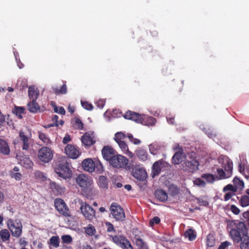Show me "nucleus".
I'll list each match as a JSON object with an SVG mask.
<instances>
[{"label":"nucleus","instance_id":"f257e3e1","mask_svg":"<svg viewBox=\"0 0 249 249\" xmlns=\"http://www.w3.org/2000/svg\"><path fill=\"white\" fill-rule=\"evenodd\" d=\"M92 178L86 174L79 175V186L82 188L81 194L88 199H93L96 195V190L93 186Z\"/></svg>","mask_w":249,"mask_h":249},{"label":"nucleus","instance_id":"f03ea898","mask_svg":"<svg viewBox=\"0 0 249 249\" xmlns=\"http://www.w3.org/2000/svg\"><path fill=\"white\" fill-rule=\"evenodd\" d=\"M229 226L231 229L230 235L235 243H239L242 237L248 234V228L243 222L238 220H233L230 223Z\"/></svg>","mask_w":249,"mask_h":249},{"label":"nucleus","instance_id":"7ed1b4c3","mask_svg":"<svg viewBox=\"0 0 249 249\" xmlns=\"http://www.w3.org/2000/svg\"><path fill=\"white\" fill-rule=\"evenodd\" d=\"M81 165L84 170L90 173L96 171L98 173H102L104 171L100 161L98 160L94 162L91 158H87L83 160Z\"/></svg>","mask_w":249,"mask_h":249},{"label":"nucleus","instance_id":"20e7f679","mask_svg":"<svg viewBox=\"0 0 249 249\" xmlns=\"http://www.w3.org/2000/svg\"><path fill=\"white\" fill-rule=\"evenodd\" d=\"M125 137L126 136L124 133L118 132L115 133L114 140L124 154L127 155L130 158H132L134 156V154L129 150L127 144L124 141Z\"/></svg>","mask_w":249,"mask_h":249},{"label":"nucleus","instance_id":"39448f33","mask_svg":"<svg viewBox=\"0 0 249 249\" xmlns=\"http://www.w3.org/2000/svg\"><path fill=\"white\" fill-rule=\"evenodd\" d=\"M109 164L117 169L125 168L127 170L131 169V166L128 163V160L125 157L120 154L116 155L112 159Z\"/></svg>","mask_w":249,"mask_h":249},{"label":"nucleus","instance_id":"423d86ee","mask_svg":"<svg viewBox=\"0 0 249 249\" xmlns=\"http://www.w3.org/2000/svg\"><path fill=\"white\" fill-rule=\"evenodd\" d=\"M55 173L61 178H67L71 175V172L68 167L66 161H63V162H58L56 167H55Z\"/></svg>","mask_w":249,"mask_h":249},{"label":"nucleus","instance_id":"0eeeda50","mask_svg":"<svg viewBox=\"0 0 249 249\" xmlns=\"http://www.w3.org/2000/svg\"><path fill=\"white\" fill-rule=\"evenodd\" d=\"M7 225L13 236L18 237L20 236L22 233V226L19 220L14 221L9 219L7 221Z\"/></svg>","mask_w":249,"mask_h":249},{"label":"nucleus","instance_id":"6e6552de","mask_svg":"<svg viewBox=\"0 0 249 249\" xmlns=\"http://www.w3.org/2000/svg\"><path fill=\"white\" fill-rule=\"evenodd\" d=\"M110 211L113 218L117 221H123L125 218V214L123 209L116 203H112Z\"/></svg>","mask_w":249,"mask_h":249},{"label":"nucleus","instance_id":"1a4fd4ad","mask_svg":"<svg viewBox=\"0 0 249 249\" xmlns=\"http://www.w3.org/2000/svg\"><path fill=\"white\" fill-rule=\"evenodd\" d=\"M37 157L40 161L43 162H49L53 159V151L47 147H43L38 150Z\"/></svg>","mask_w":249,"mask_h":249},{"label":"nucleus","instance_id":"9d476101","mask_svg":"<svg viewBox=\"0 0 249 249\" xmlns=\"http://www.w3.org/2000/svg\"><path fill=\"white\" fill-rule=\"evenodd\" d=\"M112 240L123 249H134L129 241L124 236L114 235Z\"/></svg>","mask_w":249,"mask_h":249},{"label":"nucleus","instance_id":"9b49d317","mask_svg":"<svg viewBox=\"0 0 249 249\" xmlns=\"http://www.w3.org/2000/svg\"><path fill=\"white\" fill-rule=\"evenodd\" d=\"M183 169L186 172L194 173L198 169L199 163L195 158L189 157L182 164Z\"/></svg>","mask_w":249,"mask_h":249},{"label":"nucleus","instance_id":"f8f14e48","mask_svg":"<svg viewBox=\"0 0 249 249\" xmlns=\"http://www.w3.org/2000/svg\"><path fill=\"white\" fill-rule=\"evenodd\" d=\"M80 210L84 216L89 220H92L95 216V211L86 203H82Z\"/></svg>","mask_w":249,"mask_h":249},{"label":"nucleus","instance_id":"ddd939ff","mask_svg":"<svg viewBox=\"0 0 249 249\" xmlns=\"http://www.w3.org/2000/svg\"><path fill=\"white\" fill-rule=\"evenodd\" d=\"M55 208L60 213L65 216H70V212L64 201L61 198H56L54 200Z\"/></svg>","mask_w":249,"mask_h":249},{"label":"nucleus","instance_id":"4468645a","mask_svg":"<svg viewBox=\"0 0 249 249\" xmlns=\"http://www.w3.org/2000/svg\"><path fill=\"white\" fill-rule=\"evenodd\" d=\"M19 135L22 142L21 147L22 150L26 151H29L31 135L28 134L27 132L20 130L19 133Z\"/></svg>","mask_w":249,"mask_h":249},{"label":"nucleus","instance_id":"2eb2a0df","mask_svg":"<svg viewBox=\"0 0 249 249\" xmlns=\"http://www.w3.org/2000/svg\"><path fill=\"white\" fill-rule=\"evenodd\" d=\"M115 153V150L110 146H104L102 149L103 158L108 161L109 163L116 155Z\"/></svg>","mask_w":249,"mask_h":249},{"label":"nucleus","instance_id":"dca6fc26","mask_svg":"<svg viewBox=\"0 0 249 249\" xmlns=\"http://www.w3.org/2000/svg\"><path fill=\"white\" fill-rule=\"evenodd\" d=\"M17 158L19 160V163L26 168H30L33 165V162L29 157L22 155L20 153L17 155Z\"/></svg>","mask_w":249,"mask_h":249},{"label":"nucleus","instance_id":"f3484780","mask_svg":"<svg viewBox=\"0 0 249 249\" xmlns=\"http://www.w3.org/2000/svg\"><path fill=\"white\" fill-rule=\"evenodd\" d=\"M132 174L133 176L140 180H143L146 178V173L145 171L140 167H135L132 169Z\"/></svg>","mask_w":249,"mask_h":249},{"label":"nucleus","instance_id":"a211bd4d","mask_svg":"<svg viewBox=\"0 0 249 249\" xmlns=\"http://www.w3.org/2000/svg\"><path fill=\"white\" fill-rule=\"evenodd\" d=\"M82 143L85 146H90L96 142L94 137H92L90 133L86 132L81 139Z\"/></svg>","mask_w":249,"mask_h":249},{"label":"nucleus","instance_id":"6ab92c4d","mask_svg":"<svg viewBox=\"0 0 249 249\" xmlns=\"http://www.w3.org/2000/svg\"><path fill=\"white\" fill-rule=\"evenodd\" d=\"M65 151L67 155L71 159H76L78 157V150L73 145H67Z\"/></svg>","mask_w":249,"mask_h":249},{"label":"nucleus","instance_id":"aec40b11","mask_svg":"<svg viewBox=\"0 0 249 249\" xmlns=\"http://www.w3.org/2000/svg\"><path fill=\"white\" fill-rule=\"evenodd\" d=\"M142 115L132 111H127L124 115V118L132 120L137 123H140Z\"/></svg>","mask_w":249,"mask_h":249},{"label":"nucleus","instance_id":"412c9836","mask_svg":"<svg viewBox=\"0 0 249 249\" xmlns=\"http://www.w3.org/2000/svg\"><path fill=\"white\" fill-rule=\"evenodd\" d=\"M165 166L164 162L162 160H159L155 162L152 166L153 177L157 176L161 172V169Z\"/></svg>","mask_w":249,"mask_h":249},{"label":"nucleus","instance_id":"4be33fe9","mask_svg":"<svg viewBox=\"0 0 249 249\" xmlns=\"http://www.w3.org/2000/svg\"><path fill=\"white\" fill-rule=\"evenodd\" d=\"M156 123V120L153 117L142 114L140 124L144 125H153Z\"/></svg>","mask_w":249,"mask_h":249},{"label":"nucleus","instance_id":"5701e85b","mask_svg":"<svg viewBox=\"0 0 249 249\" xmlns=\"http://www.w3.org/2000/svg\"><path fill=\"white\" fill-rule=\"evenodd\" d=\"M50 189L52 192L56 195H61L64 193L65 188L57 184L54 182H50Z\"/></svg>","mask_w":249,"mask_h":249},{"label":"nucleus","instance_id":"b1692460","mask_svg":"<svg viewBox=\"0 0 249 249\" xmlns=\"http://www.w3.org/2000/svg\"><path fill=\"white\" fill-rule=\"evenodd\" d=\"M183 150L181 148L180 150L177 152L173 156L172 159V162L175 164H178L181 163L184 157Z\"/></svg>","mask_w":249,"mask_h":249},{"label":"nucleus","instance_id":"393cba45","mask_svg":"<svg viewBox=\"0 0 249 249\" xmlns=\"http://www.w3.org/2000/svg\"><path fill=\"white\" fill-rule=\"evenodd\" d=\"M155 196L157 199L161 202H164L167 200V194L163 190H156L155 192Z\"/></svg>","mask_w":249,"mask_h":249},{"label":"nucleus","instance_id":"a878e982","mask_svg":"<svg viewBox=\"0 0 249 249\" xmlns=\"http://www.w3.org/2000/svg\"><path fill=\"white\" fill-rule=\"evenodd\" d=\"M10 151L7 142L3 139H0V152L4 155H8L9 154Z\"/></svg>","mask_w":249,"mask_h":249},{"label":"nucleus","instance_id":"bb28decb","mask_svg":"<svg viewBox=\"0 0 249 249\" xmlns=\"http://www.w3.org/2000/svg\"><path fill=\"white\" fill-rule=\"evenodd\" d=\"M224 168L227 177L229 178L231 177L232 173L233 164L232 162L230 161L227 158L225 159V163Z\"/></svg>","mask_w":249,"mask_h":249},{"label":"nucleus","instance_id":"cd10ccee","mask_svg":"<svg viewBox=\"0 0 249 249\" xmlns=\"http://www.w3.org/2000/svg\"><path fill=\"white\" fill-rule=\"evenodd\" d=\"M39 92L35 89L34 86H30L28 89V95L32 100H36L38 97Z\"/></svg>","mask_w":249,"mask_h":249},{"label":"nucleus","instance_id":"c85d7f7f","mask_svg":"<svg viewBox=\"0 0 249 249\" xmlns=\"http://www.w3.org/2000/svg\"><path fill=\"white\" fill-rule=\"evenodd\" d=\"M18 167H15L13 170L9 171V175L12 178H14L15 180L19 181L21 179L22 175L18 172Z\"/></svg>","mask_w":249,"mask_h":249},{"label":"nucleus","instance_id":"c756f323","mask_svg":"<svg viewBox=\"0 0 249 249\" xmlns=\"http://www.w3.org/2000/svg\"><path fill=\"white\" fill-rule=\"evenodd\" d=\"M136 154L139 158L143 161H145L148 159V155L146 150L145 149L138 148L136 151Z\"/></svg>","mask_w":249,"mask_h":249},{"label":"nucleus","instance_id":"7c9ffc66","mask_svg":"<svg viewBox=\"0 0 249 249\" xmlns=\"http://www.w3.org/2000/svg\"><path fill=\"white\" fill-rule=\"evenodd\" d=\"M240 242H241L240 245L241 249H249V236L248 234L242 237Z\"/></svg>","mask_w":249,"mask_h":249},{"label":"nucleus","instance_id":"2f4dec72","mask_svg":"<svg viewBox=\"0 0 249 249\" xmlns=\"http://www.w3.org/2000/svg\"><path fill=\"white\" fill-rule=\"evenodd\" d=\"M201 177L205 179L207 183L211 184L213 183L216 179L215 175L210 173L203 174Z\"/></svg>","mask_w":249,"mask_h":249},{"label":"nucleus","instance_id":"473e14b6","mask_svg":"<svg viewBox=\"0 0 249 249\" xmlns=\"http://www.w3.org/2000/svg\"><path fill=\"white\" fill-rule=\"evenodd\" d=\"M38 137L44 144L49 145L51 143V141L49 137L41 131H38Z\"/></svg>","mask_w":249,"mask_h":249},{"label":"nucleus","instance_id":"72a5a7b5","mask_svg":"<svg viewBox=\"0 0 249 249\" xmlns=\"http://www.w3.org/2000/svg\"><path fill=\"white\" fill-rule=\"evenodd\" d=\"M233 183L234 187H236V191L237 190H242L244 187V183L243 180H240L237 177L234 178Z\"/></svg>","mask_w":249,"mask_h":249},{"label":"nucleus","instance_id":"f704fd0d","mask_svg":"<svg viewBox=\"0 0 249 249\" xmlns=\"http://www.w3.org/2000/svg\"><path fill=\"white\" fill-rule=\"evenodd\" d=\"M29 110L31 112L36 113L39 109L38 105L36 102V100H32L28 104Z\"/></svg>","mask_w":249,"mask_h":249},{"label":"nucleus","instance_id":"c9c22d12","mask_svg":"<svg viewBox=\"0 0 249 249\" xmlns=\"http://www.w3.org/2000/svg\"><path fill=\"white\" fill-rule=\"evenodd\" d=\"M136 245L138 249H149L147 244L141 238L136 239Z\"/></svg>","mask_w":249,"mask_h":249},{"label":"nucleus","instance_id":"e433bc0d","mask_svg":"<svg viewBox=\"0 0 249 249\" xmlns=\"http://www.w3.org/2000/svg\"><path fill=\"white\" fill-rule=\"evenodd\" d=\"M98 185L100 188H107L108 185L107 178L104 176H101L99 178Z\"/></svg>","mask_w":249,"mask_h":249},{"label":"nucleus","instance_id":"4c0bfd02","mask_svg":"<svg viewBox=\"0 0 249 249\" xmlns=\"http://www.w3.org/2000/svg\"><path fill=\"white\" fill-rule=\"evenodd\" d=\"M48 244L54 248H57L59 246L60 240L58 236H52L48 241Z\"/></svg>","mask_w":249,"mask_h":249},{"label":"nucleus","instance_id":"58836bf2","mask_svg":"<svg viewBox=\"0 0 249 249\" xmlns=\"http://www.w3.org/2000/svg\"><path fill=\"white\" fill-rule=\"evenodd\" d=\"M179 189L177 186L174 185H171L169 186L168 189V193L169 195L172 196H177L179 194Z\"/></svg>","mask_w":249,"mask_h":249},{"label":"nucleus","instance_id":"ea45409f","mask_svg":"<svg viewBox=\"0 0 249 249\" xmlns=\"http://www.w3.org/2000/svg\"><path fill=\"white\" fill-rule=\"evenodd\" d=\"M239 204L242 207H246L249 206V196L246 195L242 196L239 199Z\"/></svg>","mask_w":249,"mask_h":249},{"label":"nucleus","instance_id":"a19ab883","mask_svg":"<svg viewBox=\"0 0 249 249\" xmlns=\"http://www.w3.org/2000/svg\"><path fill=\"white\" fill-rule=\"evenodd\" d=\"M184 235L186 238H188L190 241H193L195 239L196 235L194 231L192 229H190L184 232Z\"/></svg>","mask_w":249,"mask_h":249},{"label":"nucleus","instance_id":"79ce46f5","mask_svg":"<svg viewBox=\"0 0 249 249\" xmlns=\"http://www.w3.org/2000/svg\"><path fill=\"white\" fill-rule=\"evenodd\" d=\"M217 173L218 176H216V178L217 180L222 179L225 178H229V177H227L226 173L223 170L222 168H218L217 169Z\"/></svg>","mask_w":249,"mask_h":249},{"label":"nucleus","instance_id":"37998d69","mask_svg":"<svg viewBox=\"0 0 249 249\" xmlns=\"http://www.w3.org/2000/svg\"><path fill=\"white\" fill-rule=\"evenodd\" d=\"M0 236L1 240L3 242L9 240L10 237V233L6 229L2 230L0 231Z\"/></svg>","mask_w":249,"mask_h":249},{"label":"nucleus","instance_id":"c03bdc74","mask_svg":"<svg viewBox=\"0 0 249 249\" xmlns=\"http://www.w3.org/2000/svg\"><path fill=\"white\" fill-rule=\"evenodd\" d=\"M85 232L89 236H92L96 232L94 227L91 224H89L87 227L84 228Z\"/></svg>","mask_w":249,"mask_h":249},{"label":"nucleus","instance_id":"a18cd8bd","mask_svg":"<svg viewBox=\"0 0 249 249\" xmlns=\"http://www.w3.org/2000/svg\"><path fill=\"white\" fill-rule=\"evenodd\" d=\"M149 151L151 154L156 155L158 153V151L160 149V146L157 144H151L149 146Z\"/></svg>","mask_w":249,"mask_h":249},{"label":"nucleus","instance_id":"49530a36","mask_svg":"<svg viewBox=\"0 0 249 249\" xmlns=\"http://www.w3.org/2000/svg\"><path fill=\"white\" fill-rule=\"evenodd\" d=\"M81 104L82 107L85 109L88 110H92L93 109V107L92 104L87 101L81 100Z\"/></svg>","mask_w":249,"mask_h":249},{"label":"nucleus","instance_id":"de8ad7c7","mask_svg":"<svg viewBox=\"0 0 249 249\" xmlns=\"http://www.w3.org/2000/svg\"><path fill=\"white\" fill-rule=\"evenodd\" d=\"M54 92L56 94H66L67 93V87L65 84H63L61 88L59 89L57 88H53Z\"/></svg>","mask_w":249,"mask_h":249},{"label":"nucleus","instance_id":"09e8293b","mask_svg":"<svg viewBox=\"0 0 249 249\" xmlns=\"http://www.w3.org/2000/svg\"><path fill=\"white\" fill-rule=\"evenodd\" d=\"M228 191H230V192L236 193L237 192L236 187L231 184H228L225 186L223 189L224 192H226Z\"/></svg>","mask_w":249,"mask_h":249},{"label":"nucleus","instance_id":"8fccbe9b","mask_svg":"<svg viewBox=\"0 0 249 249\" xmlns=\"http://www.w3.org/2000/svg\"><path fill=\"white\" fill-rule=\"evenodd\" d=\"M207 245L209 247H213L215 244V240L213 235L209 234L207 237Z\"/></svg>","mask_w":249,"mask_h":249},{"label":"nucleus","instance_id":"3c124183","mask_svg":"<svg viewBox=\"0 0 249 249\" xmlns=\"http://www.w3.org/2000/svg\"><path fill=\"white\" fill-rule=\"evenodd\" d=\"M24 108L22 107H15V110H14V112L18 116L19 118H21V113L24 112Z\"/></svg>","mask_w":249,"mask_h":249},{"label":"nucleus","instance_id":"603ef678","mask_svg":"<svg viewBox=\"0 0 249 249\" xmlns=\"http://www.w3.org/2000/svg\"><path fill=\"white\" fill-rule=\"evenodd\" d=\"M194 183L199 187H204L206 185L205 182L200 178H197L194 181Z\"/></svg>","mask_w":249,"mask_h":249},{"label":"nucleus","instance_id":"864d4df0","mask_svg":"<svg viewBox=\"0 0 249 249\" xmlns=\"http://www.w3.org/2000/svg\"><path fill=\"white\" fill-rule=\"evenodd\" d=\"M61 239L64 243H70L72 241V238L69 235H64L61 236Z\"/></svg>","mask_w":249,"mask_h":249},{"label":"nucleus","instance_id":"5fc2aeb1","mask_svg":"<svg viewBox=\"0 0 249 249\" xmlns=\"http://www.w3.org/2000/svg\"><path fill=\"white\" fill-rule=\"evenodd\" d=\"M160 218L158 216H155L153 217L149 222V225L150 226L152 227L154 225V224H158L160 223Z\"/></svg>","mask_w":249,"mask_h":249},{"label":"nucleus","instance_id":"6e6d98bb","mask_svg":"<svg viewBox=\"0 0 249 249\" xmlns=\"http://www.w3.org/2000/svg\"><path fill=\"white\" fill-rule=\"evenodd\" d=\"M235 195V193L228 192L226 193L224 196V200L228 201L231 198L232 196Z\"/></svg>","mask_w":249,"mask_h":249},{"label":"nucleus","instance_id":"4d7b16f0","mask_svg":"<svg viewBox=\"0 0 249 249\" xmlns=\"http://www.w3.org/2000/svg\"><path fill=\"white\" fill-rule=\"evenodd\" d=\"M231 211L235 214L236 215H237L238 214H239L240 212V209L237 208L235 205H232L231 206Z\"/></svg>","mask_w":249,"mask_h":249},{"label":"nucleus","instance_id":"13d9d810","mask_svg":"<svg viewBox=\"0 0 249 249\" xmlns=\"http://www.w3.org/2000/svg\"><path fill=\"white\" fill-rule=\"evenodd\" d=\"M54 111L55 112L64 115L65 113V110L63 107H59V108L55 107H54Z\"/></svg>","mask_w":249,"mask_h":249},{"label":"nucleus","instance_id":"bf43d9fd","mask_svg":"<svg viewBox=\"0 0 249 249\" xmlns=\"http://www.w3.org/2000/svg\"><path fill=\"white\" fill-rule=\"evenodd\" d=\"M230 245V243L228 241H225L221 243L218 249H225Z\"/></svg>","mask_w":249,"mask_h":249},{"label":"nucleus","instance_id":"052dcab7","mask_svg":"<svg viewBox=\"0 0 249 249\" xmlns=\"http://www.w3.org/2000/svg\"><path fill=\"white\" fill-rule=\"evenodd\" d=\"M96 106L100 108H103L105 105V101L104 100H99L96 103Z\"/></svg>","mask_w":249,"mask_h":249},{"label":"nucleus","instance_id":"680f3d73","mask_svg":"<svg viewBox=\"0 0 249 249\" xmlns=\"http://www.w3.org/2000/svg\"><path fill=\"white\" fill-rule=\"evenodd\" d=\"M58 117L56 115H54L53 116L52 118V121L53 122V124H54L55 126H59V123H58Z\"/></svg>","mask_w":249,"mask_h":249},{"label":"nucleus","instance_id":"e2e57ef3","mask_svg":"<svg viewBox=\"0 0 249 249\" xmlns=\"http://www.w3.org/2000/svg\"><path fill=\"white\" fill-rule=\"evenodd\" d=\"M239 171L243 174H244L245 175V176L246 178H248V176L246 175L245 174V173H244V171H245V168H244V166H243L241 163L239 164Z\"/></svg>","mask_w":249,"mask_h":249},{"label":"nucleus","instance_id":"0e129e2a","mask_svg":"<svg viewBox=\"0 0 249 249\" xmlns=\"http://www.w3.org/2000/svg\"><path fill=\"white\" fill-rule=\"evenodd\" d=\"M71 141V138L69 135H66L63 140V143L64 144H67L68 142Z\"/></svg>","mask_w":249,"mask_h":249},{"label":"nucleus","instance_id":"69168bd1","mask_svg":"<svg viewBox=\"0 0 249 249\" xmlns=\"http://www.w3.org/2000/svg\"><path fill=\"white\" fill-rule=\"evenodd\" d=\"M113 231H114V229L113 225L112 224L109 223L108 225L107 231L108 232H111Z\"/></svg>","mask_w":249,"mask_h":249},{"label":"nucleus","instance_id":"338daca9","mask_svg":"<svg viewBox=\"0 0 249 249\" xmlns=\"http://www.w3.org/2000/svg\"><path fill=\"white\" fill-rule=\"evenodd\" d=\"M131 142L136 145H138L141 143V142L139 139L137 138H133V140L131 141Z\"/></svg>","mask_w":249,"mask_h":249},{"label":"nucleus","instance_id":"774afa93","mask_svg":"<svg viewBox=\"0 0 249 249\" xmlns=\"http://www.w3.org/2000/svg\"><path fill=\"white\" fill-rule=\"evenodd\" d=\"M4 121H5V117L2 114L1 111H0V125H2V124L4 122Z\"/></svg>","mask_w":249,"mask_h":249}]
</instances>
